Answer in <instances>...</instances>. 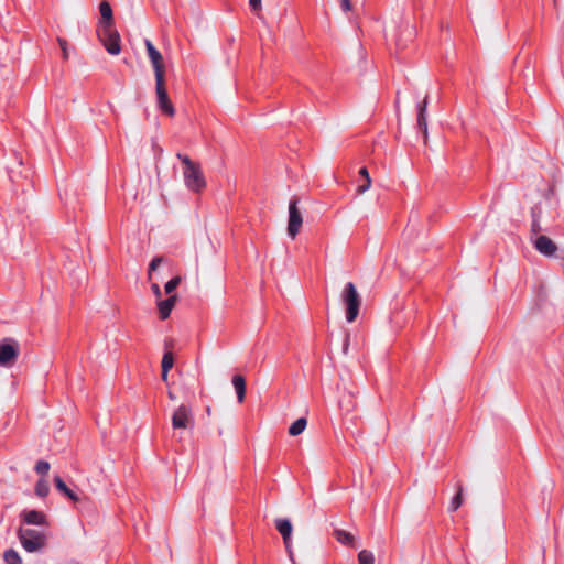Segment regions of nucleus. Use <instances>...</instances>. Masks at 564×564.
Here are the masks:
<instances>
[{"label":"nucleus","mask_w":564,"mask_h":564,"mask_svg":"<svg viewBox=\"0 0 564 564\" xmlns=\"http://www.w3.org/2000/svg\"><path fill=\"white\" fill-rule=\"evenodd\" d=\"M176 158L183 163V176L185 186L195 193L202 192L206 187V181L200 164L191 160L188 155L177 153Z\"/></svg>","instance_id":"1"},{"label":"nucleus","mask_w":564,"mask_h":564,"mask_svg":"<svg viewBox=\"0 0 564 564\" xmlns=\"http://www.w3.org/2000/svg\"><path fill=\"white\" fill-rule=\"evenodd\" d=\"M17 535L22 547L29 553L42 552L48 541L47 533L34 529H25L23 527L18 529Z\"/></svg>","instance_id":"2"},{"label":"nucleus","mask_w":564,"mask_h":564,"mask_svg":"<svg viewBox=\"0 0 564 564\" xmlns=\"http://www.w3.org/2000/svg\"><path fill=\"white\" fill-rule=\"evenodd\" d=\"M340 297L346 307V321L355 322L359 314L361 297L352 282L346 283Z\"/></svg>","instance_id":"3"},{"label":"nucleus","mask_w":564,"mask_h":564,"mask_svg":"<svg viewBox=\"0 0 564 564\" xmlns=\"http://www.w3.org/2000/svg\"><path fill=\"white\" fill-rule=\"evenodd\" d=\"M97 34L107 52L111 55H118L121 51L120 35L113 25L98 26Z\"/></svg>","instance_id":"4"},{"label":"nucleus","mask_w":564,"mask_h":564,"mask_svg":"<svg viewBox=\"0 0 564 564\" xmlns=\"http://www.w3.org/2000/svg\"><path fill=\"white\" fill-rule=\"evenodd\" d=\"M20 355L19 343L13 338H4L0 340V366L11 368L18 360Z\"/></svg>","instance_id":"5"},{"label":"nucleus","mask_w":564,"mask_h":564,"mask_svg":"<svg viewBox=\"0 0 564 564\" xmlns=\"http://www.w3.org/2000/svg\"><path fill=\"white\" fill-rule=\"evenodd\" d=\"M155 94L158 100V108L166 116L173 117L175 109L172 101L169 98L165 88V76L155 77Z\"/></svg>","instance_id":"6"},{"label":"nucleus","mask_w":564,"mask_h":564,"mask_svg":"<svg viewBox=\"0 0 564 564\" xmlns=\"http://www.w3.org/2000/svg\"><path fill=\"white\" fill-rule=\"evenodd\" d=\"M299 199L293 197L289 203L288 235L292 239L296 237L303 224V217L297 208Z\"/></svg>","instance_id":"7"},{"label":"nucleus","mask_w":564,"mask_h":564,"mask_svg":"<svg viewBox=\"0 0 564 564\" xmlns=\"http://www.w3.org/2000/svg\"><path fill=\"white\" fill-rule=\"evenodd\" d=\"M54 484L56 489L65 495L67 498H69L72 501L77 503V509L79 511H83L85 509H88L91 505L90 500L87 497H79L73 489H70L65 481L59 477L55 476Z\"/></svg>","instance_id":"8"},{"label":"nucleus","mask_w":564,"mask_h":564,"mask_svg":"<svg viewBox=\"0 0 564 564\" xmlns=\"http://www.w3.org/2000/svg\"><path fill=\"white\" fill-rule=\"evenodd\" d=\"M172 426L174 430L192 429L194 417L189 406L181 404L172 414Z\"/></svg>","instance_id":"9"},{"label":"nucleus","mask_w":564,"mask_h":564,"mask_svg":"<svg viewBox=\"0 0 564 564\" xmlns=\"http://www.w3.org/2000/svg\"><path fill=\"white\" fill-rule=\"evenodd\" d=\"M144 44H145L149 59H150L153 70H154V76L155 77L165 76V69H164L162 54L155 48V46L153 45V43L150 40H145Z\"/></svg>","instance_id":"10"},{"label":"nucleus","mask_w":564,"mask_h":564,"mask_svg":"<svg viewBox=\"0 0 564 564\" xmlns=\"http://www.w3.org/2000/svg\"><path fill=\"white\" fill-rule=\"evenodd\" d=\"M415 29L413 25L405 23L395 30L394 41L398 48H404L408 42L415 37Z\"/></svg>","instance_id":"11"},{"label":"nucleus","mask_w":564,"mask_h":564,"mask_svg":"<svg viewBox=\"0 0 564 564\" xmlns=\"http://www.w3.org/2000/svg\"><path fill=\"white\" fill-rule=\"evenodd\" d=\"M21 521L29 525L47 527V517L39 510H23L20 514Z\"/></svg>","instance_id":"12"},{"label":"nucleus","mask_w":564,"mask_h":564,"mask_svg":"<svg viewBox=\"0 0 564 564\" xmlns=\"http://www.w3.org/2000/svg\"><path fill=\"white\" fill-rule=\"evenodd\" d=\"M534 248L545 257H554L557 251L555 242L544 235L536 237Z\"/></svg>","instance_id":"13"},{"label":"nucleus","mask_w":564,"mask_h":564,"mask_svg":"<svg viewBox=\"0 0 564 564\" xmlns=\"http://www.w3.org/2000/svg\"><path fill=\"white\" fill-rule=\"evenodd\" d=\"M275 528L279 531V533L282 535L283 543L286 547V550L290 552V545H291V535H292V523L289 519L284 518H278L275 519Z\"/></svg>","instance_id":"14"},{"label":"nucleus","mask_w":564,"mask_h":564,"mask_svg":"<svg viewBox=\"0 0 564 564\" xmlns=\"http://www.w3.org/2000/svg\"><path fill=\"white\" fill-rule=\"evenodd\" d=\"M99 12H100L101 19L98 23V26L115 24L112 9L108 1H101L99 3Z\"/></svg>","instance_id":"15"},{"label":"nucleus","mask_w":564,"mask_h":564,"mask_svg":"<svg viewBox=\"0 0 564 564\" xmlns=\"http://www.w3.org/2000/svg\"><path fill=\"white\" fill-rule=\"evenodd\" d=\"M176 300H177V296L174 294V295H170L165 300L159 301L158 308H159L160 318L162 321L166 319L170 316V314L176 303Z\"/></svg>","instance_id":"16"},{"label":"nucleus","mask_w":564,"mask_h":564,"mask_svg":"<svg viewBox=\"0 0 564 564\" xmlns=\"http://www.w3.org/2000/svg\"><path fill=\"white\" fill-rule=\"evenodd\" d=\"M426 108H427V96L417 106V128L423 132L424 138L427 137V122H426Z\"/></svg>","instance_id":"17"},{"label":"nucleus","mask_w":564,"mask_h":564,"mask_svg":"<svg viewBox=\"0 0 564 564\" xmlns=\"http://www.w3.org/2000/svg\"><path fill=\"white\" fill-rule=\"evenodd\" d=\"M338 405L346 414L352 412L356 408L355 395L351 392H344L339 398Z\"/></svg>","instance_id":"18"},{"label":"nucleus","mask_w":564,"mask_h":564,"mask_svg":"<svg viewBox=\"0 0 564 564\" xmlns=\"http://www.w3.org/2000/svg\"><path fill=\"white\" fill-rule=\"evenodd\" d=\"M232 386L236 390L238 401L241 403L246 397V380L241 375L232 377Z\"/></svg>","instance_id":"19"},{"label":"nucleus","mask_w":564,"mask_h":564,"mask_svg":"<svg viewBox=\"0 0 564 564\" xmlns=\"http://www.w3.org/2000/svg\"><path fill=\"white\" fill-rule=\"evenodd\" d=\"M541 215H542V208L540 205H534L533 207H531V218H532L531 231L534 235L542 231V227L540 225Z\"/></svg>","instance_id":"20"},{"label":"nucleus","mask_w":564,"mask_h":564,"mask_svg":"<svg viewBox=\"0 0 564 564\" xmlns=\"http://www.w3.org/2000/svg\"><path fill=\"white\" fill-rule=\"evenodd\" d=\"M334 536L336 538V540L346 545V546H351L354 547V543H355V536L350 533V532H347L345 530H341V529H335L334 530Z\"/></svg>","instance_id":"21"},{"label":"nucleus","mask_w":564,"mask_h":564,"mask_svg":"<svg viewBox=\"0 0 564 564\" xmlns=\"http://www.w3.org/2000/svg\"><path fill=\"white\" fill-rule=\"evenodd\" d=\"M174 365V357L171 350H166L163 355L161 367H162V379L166 380L167 372Z\"/></svg>","instance_id":"22"},{"label":"nucleus","mask_w":564,"mask_h":564,"mask_svg":"<svg viewBox=\"0 0 564 564\" xmlns=\"http://www.w3.org/2000/svg\"><path fill=\"white\" fill-rule=\"evenodd\" d=\"M307 425V420L305 417H299L295 420L291 426L289 427V434L291 436H297L305 430Z\"/></svg>","instance_id":"23"},{"label":"nucleus","mask_w":564,"mask_h":564,"mask_svg":"<svg viewBox=\"0 0 564 564\" xmlns=\"http://www.w3.org/2000/svg\"><path fill=\"white\" fill-rule=\"evenodd\" d=\"M463 503V485L460 482L457 484V492L453 497L448 510L451 512L456 511Z\"/></svg>","instance_id":"24"},{"label":"nucleus","mask_w":564,"mask_h":564,"mask_svg":"<svg viewBox=\"0 0 564 564\" xmlns=\"http://www.w3.org/2000/svg\"><path fill=\"white\" fill-rule=\"evenodd\" d=\"M359 176L362 178V180H366V185H358L357 186V189L356 192L358 194H362L365 193L366 191L369 189V187L371 186V178H370V175H369V172H368V169L366 166L361 167L359 170Z\"/></svg>","instance_id":"25"},{"label":"nucleus","mask_w":564,"mask_h":564,"mask_svg":"<svg viewBox=\"0 0 564 564\" xmlns=\"http://www.w3.org/2000/svg\"><path fill=\"white\" fill-rule=\"evenodd\" d=\"M3 560L7 564H22V558L14 549L4 551Z\"/></svg>","instance_id":"26"},{"label":"nucleus","mask_w":564,"mask_h":564,"mask_svg":"<svg viewBox=\"0 0 564 564\" xmlns=\"http://www.w3.org/2000/svg\"><path fill=\"white\" fill-rule=\"evenodd\" d=\"M48 492H50V486H48L47 481L44 479L37 480V482L35 485V494L39 497L44 498L48 495Z\"/></svg>","instance_id":"27"},{"label":"nucleus","mask_w":564,"mask_h":564,"mask_svg":"<svg viewBox=\"0 0 564 564\" xmlns=\"http://www.w3.org/2000/svg\"><path fill=\"white\" fill-rule=\"evenodd\" d=\"M358 563L359 564H375L373 553L368 550H361L358 553Z\"/></svg>","instance_id":"28"},{"label":"nucleus","mask_w":564,"mask_h":564,"mask_svg":"<svg viewBox=\"0 0 564 564\" xmlns=\"http://www.w3.org/2000/svg\"><path fill=\"white\" fill-rule=\"evenodd\" d=\"M180 283H181V276H174L171 280H169L164 285L165 293L173 295L172 293L180 285Z\"/></svg>","instance_id":"29"},{"label":"nucleus","mask_w":564,"mask_h":564,"mask_svg":"<svg viewBox=\"0 0 564 564\" xmlns=\"http://www.w3.org/2000/svg\"><path fill=\"white\" fill-rule=\"evenodd\" d=\"M34 470L40 475H46L50 470V464L46 460H39L35 464Z\"/></svg>","instance_id":"30"},{"label":"nucleus","mask_w":564,"mask_h":564,"mask_svg":"<svg viewBox=\"0 0 564 564\" xmlns=\"http://www.w3.org/2000/svg\"><path fill=\"white\" fill-rule=\"evenodd\" d=\"M162 261H163L162 257H154L149 264V273H151L152 271H155L159 268V265L162 263Z\"/></svg>","instance_id":"31"},{"label":"nucleus","mask_w":564,"mask_h":564,"mask_svg":"<svg viewBox=\"0 0 564 564\" xmlns=\"http://www.w3.org/2000/svg\"><path fill=\"white\" fill-rule=\"evenodd\" d=\"M58 44H59V46H61V48H62L63 57H64L65 59H67V58H68V54H67V41H66V40H64V39H62V37H58Z\"/></svg>","instance_id":"32"},{"label":"nucleus","mask_w":564,"mask_h":564,"mask_svg":"<svg viewBox=\"0 0 564 564\" xmlns=\"http://www.w3.org/2000/svg\"><path fill=\"white\" fill-rule=\"evenodd\" d=\"M249 6L253 12L261 10V0H249Z\"/></svg>","instance_id":"33"},{"label":"nucleus","mask_w":564,"mask_h":564,"mask_svg":"<svg viewBox=\"0 0 564 564\" xmlns=\"http://www.w3.org/2000/svg\"><path fill=\"white\" fill-rule=\"evenodd\" d=\"M349 341H350V335H349V333H345L344 343H343L344 354H347V351H348Z\"/></svg>","instance_id":"34"},{"label":"nucleus","mask_w":564,"mask_h":564,"mask_svg":"<svg viewBox=\"0 0 564 564\" xmlns=\"http://www.w3.org/2000/svg\"><path fill=\"white\" fill-rule=\"evenodd\" d=\"M340 8L345 12L350 11L351 10V2H350V0H340Z\"/></svg>","instance_id":"35"},{"label":"nucleus","mask_w":564,"mask_h":564,"mask_svg":"<svg viewBox=\"0 0 564 564\" xmlns=\"http://www.w3.org/2000/svg\"><path fill=\"white\" fill-rule=\"evenodd\" d=\"M152 291L158 299L162 296L161 289L158 284H152Z\"/></svg>","instance_id":"36"}]
</instances>
